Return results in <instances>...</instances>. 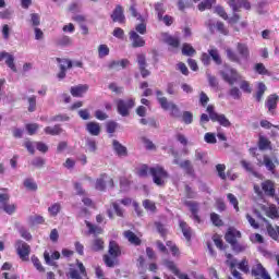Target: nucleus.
<instances>
[{
  "instance_id": "nucleus-1",
  "label": "nucleus",
  "mask_w": 279,
  "mask_h": 279,
  "mask_svg": "<svg viewBox=\"0 0 279 279\" xmlns=\"http://www.w3.org/2000/svg\"><path fill=\"white\" fill-rule=\"evenodd\" d=\"M236 51L239 54L234 50H232V48L226 49L227 58L230 62H234L235 64H242V60H244V62L250 61V47H247L246 44L238 43Z\"/></svg>"
},
{
  "instance_id": "nucleus-2",
  "label": "nucleus",
  "mask_w": 279,
  "mask_h": 279,
  "mask_svg": "<svg viewBox=\"0 0 279 279\" xmlns=\"http://www.w3.org/2000/svg\"><path fill=\"white\" fill-rule=\"evenodd\" d=\"M149 173L156 186H165V184H167L169 172H167V170H165V168H162L161 166H155L149 168Z\"/></svg>"
},
{
  "instance_id": "nucleus-3",
  "label": "nucleus",
  "mask_w": 279,
  "mask_h": 279,
  "mask_svg": "<svg viewBox=\"0 0 279 279\" xmlns=\"http://www.w3.org/2000/svg\"><path fill=\"white\" fill-rule=\"evenodd\" d=\"M220 75L223 82H226L229 86H234V84L241 80V74H239V71L232 68L220 71Z\"/></svg>"
},
{
  "instance_id": "nucleus-4",
  "label": "nucleus",
  "mask_w": 279,
  "mask_h": 279,
  "mask_svg": "<svg viewBox=\"0 0 279 279\" xmlns=\"http://www.w3.org/2000/svg\"><path fill=\"white\" fill-rule=\"evenodd\" d=\"M157 99L162 110H171V117H173L174 119H180L182 117V112H180V108H178V105L169 102L167 97H161Z\"/></svg>"
},
{
  "instance_id": "nucleus-5",
  "label": "nucleus",
  "mask_w": 279,
  "mask_h": 279,
  "mask_svg": "<svg viewBox=\"0 0 279 279\" xmlns=\"http://www.w3.org/2000/svg\"><path fill=\"white\" fill-rule=\"evenodd\" d=\"M135 105L136 104L132 98L128 100L119 99L117 101L118 113L121 117H130V110H132Z\"/></svg>"
},
{
  "instance_id": "nucleus-6",
  "label": "nucleus",
  "mask_w": 279,
  "mask_h": 279,
  "mask_svg": "<svg viewBox=\"0 0 279 279\" xmlns=\"http://www.w3.org/2000/svg\"><path fill=\"white\" fill-rule=\"evenodd\" d=\"M16 252L21 260H29V254H32V247L26 242L19 240L16 242Z\"/></svg>"
},
{
  "instance_id": "nucleus-7",
  "label": "nucleus",
  "mask_w": 279,
  "mask_h": 279,
  "mask_svg": "<svg viewBox=\"0 0 279 279\" xmlns=\"http://www.w3.org/2000/svg\"><path fill=\"white\" fill-rule=\"evenodd\" d=\"M56 61L59 64L60 72L58 73L59 80H64L66 77L68 69H73V61L70 59L57 58Z\"/></svg>"
},
{
  "instance_id": "nucleus-8",
  "label": "nucleus",
  "mask_w": 279,
  "mask_h": 279,
  "mask_svg": "<svg viewBox=\"0 0 279 279\" xmlns=\"http://www.w3.org/2000/svg\"><path fill=\"white\" fill-rule=\"evenodd\" d=\"M138 69L141 72L142 77H149L151 75V72L147 70V58L145 57V53H140L137 54V60Z\"/></svg>"
},
{
  "instance_id": "nucleus-9",
  "label": "nucleus",
  "mask_w": 279,
  "mask_h": 279,
  "mask_svg": "<svg viewBox=\"0 0 279 279\" xmlns=\"http://www.w3.org/2000/svg\"><path fill=\"white\" fill-rule=\"evenodd\" d=\"M229 7L232 9V12H239L241 8L244 10H252V3L248 0H229Z\"/></svg>"
},
{
  "instance_id": "nucleus-10",
  "label": "nucleus",
  "mask_w": 279,
  "mask_h": 279,
  "mask_svg": "<svg viewBox=\"0 0 279 279\" xmlns=\"http://www.w3.org/2000/svg\"><path fill=\"white\" fill-rule=\"evenodd\" d=\"M252 276L255 277V279H271V276H269V272H267V269L263 267V264L255 265L251 270Z\"/></svg>"
},
{
  "instance_id": "nucleus-11",
  "label": "nucleus",
  "mask_w": 279,
  "mask_h": 279,
  "mask_svg": "<svg viewBox=\"0 0 279 279\" xmlns=\"http://www.w3.org/2000/svg\"><path fill=\"white\" fill-rule=\"evenodd\" d=\"M129 40L131 41V47H133V49H138L145 45V39L135 31L129 33Z\"/></svg>"
},
{
  "instance_id": "nucleus-12",
  "label": "nucleus",
  "mask_w": 279,
  "mask_h": 279,
  "mask_svg": "<svg viewBox=\"0 0 279 279\" xmlns=\"http://www.w3.org/2000/svg\"><path fill=\"white\" fill-rule=\"evenodd\" d=\"M5 59V64L7 66H9V69H11V71H13V73H16V64L14 63V54H10L7 51H2L0 52V62L1 60Z\"/></svg>"
},
{
  "instance_id": "nucleus-13",
  "label": "nucleus",
  "mask_w": 279,
  "mask_h": 279,
  "mask_svg": "<svg viewBox=\"0 0 279 279\" xmlns=\"http://www.w3.org/2000/svg\"><path fill=\"white\" fill-rule=\"evenodd\" d=\"M111 20L113 21V23H125V14L123 13V7H121L120 4H118L112 14H111Z\"/></svg>"
},
{
  "instance_id": "nucleus-14",
  "label": "nucleus",
  "mask_w": 279,
  "mask_h": 279,
  "mask_svg": "<svg viewBox=\"0 0 279 279\" xmlns=\"http://www.w3.org/2000/svg\"><path fill=\"white\" fill-rule=\"evenodd\" d=\"M44 259L46 265H49L50 267H58V264L53 260H60V252L54 251L51 255L49 252L44 253Z\"/></svg>"
},
{
  "instance_id": "nucleus-15",
  "label": "nucleus",
  "mask_w": 279,
  "mask_h": 279,
  "mask_svg": "<svg viewBox=\"0 0 279 279\" xmlns=\"http://www.w3.org/2000/svg\"><path fill=\"white\" fill-rule=\"evenodd\" d=\"M106 180H109L110 186H114V181L110 178H108V174L104 173L96 180L95 189L97 191H106Z\"/></svg>"
},
{
  "instance_id": "nucleus-16",
  "label": "nucleus",
  "mask_w": 279,
  "mask_h": 279,
  "mask_svg": "<svg viewBox=\"0 0 279 279\" xmlns=\"http://www.w3.org/2000/svg\"><path fill=\"white\" fill-rule=\"evenodd\" d=\"M130 64V60L122 59V60H113L108 64V69L110 71H121V69H126Z\"/></svg>"
},
{
  "instance_id": "nucleus-17",
  "label": "nucleus",
  "mask_w": 279,
  "mask_h": 279,
  "mask_svg": "<svg viewBox=\"0 0 279 279\" xmlns=\"http://www.w3.org/2000/svg\"><path fill=\"white\" fill-rule=\"evenodd\" d=\"M262 190L264 191L267 197H276V186L274 185V181L266 180L262 183Z\"/></svg>"
},
{
  "instance_id": "nucleus-18",
  "label": "nucleus",
  "mask_w": 279,
  "mask_h": 279,
  "mask_svg": "<svg viewBox=\"0 0 279 279\" xmlns=\"http://www.w3.org/2000/svg\"><path fill=\"white\" fill-rule=\"evenodd\" d=\"M112 147L116 155L119 156L120 158L128 157V147L123 146V144H121L119 141L113 140Z\"/></svg>"
},
{
  "instance_id": "nucleus-19",
  "label": "nucleus",
  "mask_w": 279,
  "mask_h": 279,
  "mask_svg": "<svg viewBox=\"0 0 279 279\" xmlns=\"http://www.w3.org/2000/svg\"><path fill=\"white\" fill-rule=\"evenodd\" d=\"M185 205L189 206L194 221L199 223V221H202V219L199 218V215H197L199 213V204L197 202L189 201L185 203Z\"/></svg>"
},
{
  "instance_id": "nucleus-20",
  "label": "nucleus",
  "mask_w": 279,
  "mask_h": 279,
  "mask_svg": "<svg viewBox=\"0 0 279 279\" xmlns=\"http://www.w3.org/2000/svg\"><path fill=\"white\" fill-rule=\"evenodd\" d=\"M211 121L213 123H219V125H221L222 128H230V125H232L230 120H228V118L223 113L211 116Z\"/></svg>"
},
{
  "instance_id": "nucleus-21",
  "label": "nucleus",
  "mask_w": 279,
  "mask_h": 279,
  "mask_svg": "<svg viewBox=\"0 0 279 279\" xmlns=\"http://www.w3.org/2000/svg\"><path fill=\"white\" fill-rule=\"evenodd\" d=\"M236 239H241V231L236 229H229L225 235V240L227 241V243H230V245H232L233 243L238 242Z\"/></svg>"
},
{
  "instance_id": "nucleus-22",
  "label": "nucleus",
  "mask_w": 279,
  "mask_h": 279,
  "mask_svg": "<svg viewBox=\"0 0 279 279\" xmlns=\"http://www.w3.org/2000/svg\"><path fill=\"white\" fill-rule=\"evenodd\" d=\"M72 97H83L84 94L88 93V85H76L70 89Z\"/></svg>"
},
{
  "instance_id": "nucleus-23",
  "label": "nucleus",
  "mask_w": 279,
  "mask_h": 279,
  "mask_svg": "<svg viewBox=\"0 0 279 279\" xmlns=\"http://www.w3.org/2000/svg\"><path fill=\"white\" fill-rule=\"evenodd\" d=\"M85 130L90 136H99L101 134V126L97 122H88Z\"/></svg>"
},
{
  "instance_id": "nucleus-24",
  "label": "nucleus",
  "mask_w": 279,
  "mask_h": 279,
  "mask_svg": "<svg viewBox=\"0 0 279 279\" xmlns=\"http://www.w3.org/2000/svg\"><path fill=\"white\" fill-rule=\"evenodd\" d=\"M137 21H140V23L135 25V32L136 34L145 36V34H147V21L143 16L137 17Z\"/></svg>"
},
{
  "instance_id": "nucleus-25",
  "label": "nucleus",
  "mask_w": 279,
  "mask_h": 279,
  "mask_svg": "<svg viewBox=\"0 0 279 279\" xmlns=\"http://www.w3.org/2000/svg\"><path fill=\"white\" fill-rule=\"evenodd\" d=\"M108 254L110 256L119 258V256H121V247L119 246V243H117L116 241H110Z\"/></svg>"
},
{
  "instance_id": "nucleus-26",
  "label": "nucleus",
  "mask_w": 279,
  "mask_h": 279,
  "mask_svg": "<svg viewBox=\"0 0 279 279\" xmlns=\"http://www.w3.org/2000/svg\"><path fill=\"white\" fill-rule=\"evenodd\" d=\"M45 134H49L50 136H60L62 132H64L63 129L60 128V124H56L53 126H46L44 129Z\"/></svg>"
},
{
  "instance_id": "nucleus-27",
  "label": "nucleus",
  "mask_w": 279,
  "mask_h": 279,
  "mask_svg": "<svg viewBox=\"0 0 279 279\" xmlns=\"http://www.w3.org/2000/svg\"><path fill=\"white\" fill-rule=\"evenodd\" d=\"M278 100H279V97L276 94L268 96L267 101H266V107L268 108L269 112H271V110H276V108H278Z\"/></svg>"
},
{
  "instance_id": "nucleus-28",
  "label": "nucleus",
  "mask_w": 279,
  "mask_h": 279,
  "mask_svg": "<svg viewBox=\"0 0 279 279\" xmlns=\"http://www.w3.org/2000/svg\"><path fill=\"white\" fill-rule=\"evenodd\" d=\"M180 169H183L187 175H195V169L191 160H184L179 163Z\"/></svg>"
},
{
  "instance_id": "nucleus-29",
  "label": "nucleus",
  "mask_w": 279,
  "mask_h": 279,
  "mask_svg": "<svg viewBox=\"0 0 279 279\" xmlns=\"http://www.w3.org/2000/svg\"><path fill=\"white\" fill-rule=\"evenodd\" d=\"M124 236L128 239L129 243H131V245H141L142 241L140 240V238L132 231L128 230L124 231Z\"/></svg>"
},
{
  "instance_id": "nucleus-30",
  "label": "nucleus",
  "mask_w": 279,
  "mask_h": 279,
  "mask_svg": "<svg viewBox=\"0 0 279 279\" xmlns=\"http://www.w3.org/2000/svg\"><path fill=\"white\" fill-rule=\"evenodd\" d=\"M66 121H71V117L66 113H59L49 119L50 123H64Z\"/></svg>"
},
{
  "instance_id": "nucleus-31",
  "label": "nucleus",
  "mask_w": 279,
  "mask_h": 279,
  "mask_svg": "<svg viewBox=\"0 0 279 279\" xmlns=\"http://www.w3.org/2000/svg\"><path fill=\"white\" fill-rule=\"evenodd\" d=\"M264 165L268 171H276V165H278V159L271 160L267 155L264 156Z\"/></svg>"
},
{
  "instance_id": "nucleus-32",
  "label": "nucleus",
  "mask_w": 279,
  "mask_h": 279,
  "mask_svg": "<svg viewBox=\"0 0 279 279\" xmlns=\"http://www.w3.org/2000/svg\"><path fill=\"white\" fill-rule=\"evenodd\" d=\"M179 226L186 241H191V227L183 220H180Z\"/></svg>"
},
{
  "instance_id": "nucleus-33",
  "label": "nucleus",
  "mask_w": 279,
  "mask_h": 279,
  "mask_svg": "<svg viewBox=\"0 0 279 279\" xmlns=\"http://www.w3.org/2000/svg\"><path fill=\"white\" fill-rule=\"evenodd\" d=\"M23 101H28V112H36V96L27 97L25 94L22 97Z\"/></svg>"
},
{
  "instance_id": "nucleus-34",
  "label": "nucleus",
  "mask_w": 279,
  "mask_h": 279,
  "mask_svg": "<svg viewBox=\"0 0 279 279\" xmlns=\"http://www.w3.org/2000/svg\"><path fill=\"white\" fill-rule=\"evenodd\" d=\"M258 149L265 151V149H271V142L265 136H259Z\"/></svg>"
},
{
  "instance_id": "nucleus-35",
  "label": "nucleus",
  "mask_w": 279,
  "mask_h": 279,
  "mask_svg": "<svg viewBox=\"0 0 279 279\" xmlns=\"http://www.w3.org/2000/svg\"><path fill=\"white\" fill-rule=\"evenodd\" d=\"M197 53V51L195 50V48H193V46H191V44H183L182 46V54L183 56H187V57H192L195 56Z\"/></svg>"
},
{
  "instance_id": "nucleus-36",
  "label": "nucleus",
  "mask_w": 279,
  "mask_h": 279,
  "mask_svg": "<svg viewBox=\"0 0 279 279\" xmlns=\"http://www.w3.org/2000/svg\"><path fill=\"white\" fill-rule=\"evenodd\" d=\"M241 166L243 167V169H245V171L252 173L255 178H258V172L254 170V165H252V162L241 160Z\"/></svg>"
},
{
  "instance_id": "nucleus-37",
  "label": "nucleus",
  "mask_w": 279,
  "mask_h": 279,
  "mask_svg": "<svg viewBox=\"0 0 279 279\" xmlns=\"http://www.w3.org/2000/svg\"><path fill=\"white\" fill-rule=\"evenodd\" d=\"M56 43L59 47H71L73 41L71 40V37L64 35L59 37Z\"/></svg>"
},
{
  "instance_id": "nucleus-38",
  "label": "nucleus",
  "mask_w": 279,
  "mask_h": 279,
  "mask_svg": "<svg viewBox=\"0 0 279 279\" xmlns=\"http://www.w3.org/2000/svg\"><path fill=\"white\" fill-rule=\"evenodd\" d=\"M267 90V85L265 83H258L257 85V93H256V101H262L263 95H265V92Z\"/></svg>"
},
{
  "instance_id": "nucleus-39",
  "label": "nucleus",
  "mask_w": 279,
  "mask_h": 279,
  "mask_svg": "<svg viewBox=\"0 0 279 279\" xmlns=\"http://www.w3.org/2000/svg\"><path fill=\"white\" fill-rule=\"evenodd\" d=\"M163 265L172 271V274H174V276H180V269H178V266H175V263L169 260V259H166L163 262Z\"/></svg>"
},
{
  "instance_id": "nucleus-40",
  "label": "nucleus",
  "mask_w": 279,
  "mask_h": 279,
  "mask_svg": "<svg viewBox=\"0 0 279 279\" xmlns=\"http://www.w3.org/2000/svg\"><path fill=\"white\" fill-rule=\"evenodd\" d=\"M102 259L107 267L112 268L117 265V257L112 255H104Z\"/></svg>"
},
{
  "instance_id": "nucleus-41",
  "label": "nucleus",
  "mask_w": 279,
  "mask_h": 279,
  "mask_svg": "<svg viewBox=\"0 0 279 279\" xmlns=\"http://www.w3.org/2000/svg\"><path fill=\"white\" fill-rule=\"evenodd\" d=\"M85 145L88 148V151L95 154L97 151V142L90 137H87L85 141Z\"/></svg>"
},
{
  "instance_id": "nucleus-42",
  "label": "nucleus",
  "mask_w": 279,
  "mask_h": 279,
  "mask_svg": "<svg viewBox=\"0 0 279 279\" xmlns=\"http://www.w3.org/2000/svg\"><path fill=\"white\" fill-rule=\"evenodd\" d=\"M266 215H267V217H269L270 219H278V217H279L278 207H276V205L270 206V207L266 210Z\"/></svg>"
},
{
  "instance_id": "nucleus-43",
  "label": "nucleus",
  "mask_w": 279,
  "mask_h": 279,
  "mask_svg": "<svg viewBox=\"0 0 279 279\" xmlns=\"http://www.w3.org/2000/svg\"><path fill=\"white\" fill-rule=\"evenodd\" d=\"M93 252H101L104 250V240L97 238L92 244Z\"/></svg>"
},
{
  "instance_id": "nucleus-44",
  "label": "nucleus",
  "mask_w": 279,
  "mask_h": 279,
  "mask_svg": "<svg viewBox=\"0 0 279 279\" xmlns=\"http://www.w3.org/2000/svg\"><path fill=\"white\" fill-rule=\"evenodd\" d=\"M24 186L28 191H38V184H36V182H34V179H25Z\"/></svg>"
},
{
  "instance_id": "nucleus-45",
  "label": "nucleus",
  "mask_w": 279,
  "mask_h": 279,
  "mask_svg": "<svg viewBox=\"0 0 279 279\" xmlns=\"http://www.w3.org/2000/svg\"><path fill=\"white\" fill-rule=\"evenodd\" d=\"M215 3V0H204L198 4L199 12H204V10H210L213 8V4Z\"/></svg>"
},
{
  "instance_id": "nucleus-46",
  "label": "nucleus",
  "mask_w": 279,
  "mask_h": 279,
  "mask_svg": "<svg viewBox=\"0 0 279 279\" xmlns=\"http://www.w3.org/2000/svg\"><path fill=\"white\" fill-rule=\"evenodd\" d=\"M106 56H110V48L107 45L98 46V58H106Z\"/></svg>"
},
{
  "instance_id": "nucleus-47",
  "label": "nucleus",
  "mask_w": 279,
  "mask_h": 279,
  "mask_svg": "<svg viewBox=\"0 0 279 279\" xmlns=\"http://www.w3.org/2000/svg\"><path fill=\"white\" fill-rule=\"evenodd\" d=\"M254 71L258 73V75H269V70L265 68V64L263 63H256Z\"/></svg>"
},
{
  "instance_id": "nucleus-48",
  "label": "nucleus",
  "mask_w": 279,
  "mask_h": 279,
  "mask_svg": "<svg viewBox=\"0 0 279 279\" xmlns=\"http://www.w3.org/2000/svg\"><path fill=\"white\" fill-rule=\"evenodd\" d=\"M182 121L185 125H191L193 123V112L191 111H183L182 113Z\"/></svg>"
},
{
  "instance_id": "nucleus-49",
  "label": "nucleus",
  "mask_w": 279,
  "mask_h": 279,
  "mask_svg": "<svg viewBox=\"0 0 279 279\" xmlns=\"http://www.w3.org/2000/svg\"><path fill=\"white\" fill-rule=\"evenodd\" d=\"M208 53L216 64H221V57L219 56V51L217 49H210L208 50Z\"/></svg>"
},
{
  "instance_id": "nucleus-50",
  "label": "nucleus",
  "mask_w": 279,
  "mask_h": 279,
  "mask_svg": "<svg viewBox=\"0 0 279 279\" xmlns=\"http://www.w3.org/2000/svg\"><path fill=\"white\" fill-rule=\"evenodd\" d=\"M155 10L157 12V16H158V21H162V15L165 14L166 10H165V4L157 2L155 4Z\"/></svg>"
},
{
  "instance_id": "nucleus-51",
  "label": "nucleus",
  "mask_w": 279,
  "mask_h": 279,
  "mask_svg": "<svg viewBox=\"0 0 279 279\" xmlns=\"http://www.w3.org/2000/svg\"><path fill=\"white\" fill-rule=\"evenodd\" d=\"M195 160H199V162H202V165H207L208 160L206 159V153L202 151V150H195Z\"/></svg>"
},
{
  "instance_id": "nucleus-52",
  "label": "nucleus",
  "mask_w": 279,
  "mask_h": 279,
  "mask_svg": "<svg viewBox=\"0 0 279 279\" xmlns=\"http://www.w3.org/2000/svg\"><path fill=\"white\" fill-rule=\"evenodd\" d=\"M31 165H33V167H36L37 169H43V167H45L46 165V160L43 157H36L31 161Z\"/></svg>"
},
{
  "instance_id": "nucleus-53",
  "label": "nucleus",
  "mask_w": 279,
  "mask_h": 279,
  "mask_svg": "<svg viewBox=\"0 0 279 279\" xmlns=\"http://www.w3.org/2000/svg\"><path fill=\"white\" fill-rule=\"evenodd\" d=\"M31 260H32L34 267L37 269V271L45 272V267H43L40 259H38V257H36V255H33Z\"/></svg>"
},
{
  "instance_id": "nucleus-54",
  "label": "nucleus",
  "mask_w": 279,
  "mask_h": 279,
  "mask_svg": "<svg viewBox=\"0 0 279 279\" xmlns=\"http://www.w3.org/2000/svg\"><path fill=\"white\" fill-rule=\"evenodd\" d=\"M178 85L173 82L167 84L166 93L168 95H178Z\"/></svg>"
},
{
  "instance_id": "nucleus-55",
  "label": "nucleus",
  "mask_w": 279,
  "mask_h": 279,
  "mask_svg": "<svg viewBox=\"0 0 279 279\" xmlns=\"http://www.w3.org/2000/svg\"><path fill=\"white\" fill-rule=\"evenodd\" d=\"M238 269L244 274H250V265L246 258L242 259L241 263L238 264Z\"/></svg>"
},
{
  "instance_id": "nucleus-56",
  "label": "nucleus",
  "mask_w": 279,
  "mask_h": 279,
  "mask_svg": "<svg viewBox=\"0 0 279 279\" xmlns=\"http://www.w3.org/2000/svg\"><path fill=\"white\" fill-rule=\"evenodd\" d=\"M166 43H167V45H169L170 47H173L174 49H177V47H180V39H178L173 36L167 37Z\"/></svg>"
},
{
  "instance_id": "nucleus-57",
  "label": "nucleus",
  "mask_w": 279,
  "mask_h": 279,
  "mask_svg": "<svg viewBox=\"0 0 279 279\" xmlns=\"http://www.w3.org/2000/svg\"><path fill=\"white\" fill-rule=\"evenodd\" d=\"M216 170H217L218 177H219L221 180H226V165H223V163H218V165L216 166Z\"/></svg>"
},
{
  "instance_id": "nucleus-58",
  "label": "nucleus",
  "mask_w": 279,
  "mask_h": 279,
  "mask_svg": "<svg viewBox=\"0 0 279 279\" xmlns=\"http://www.w3.org/2000/svg\"><path fill=\"white\" fill-rule=\"evenodd\" d=\"M267 232L270 238L274 239V241H278V226L274 228L271 225L267 227Z\"/></svg>"
},
{
  "instance_id": "nucleus-59",
  "label": "nucleus",
  "mask_w": 279,
  "mask_h": 279,
  "mask_svg": "<svg viewBox=\"0 0 279 279\" xmlns=\"http://www.w3.org/2000/svg\"><path fill=\"white\" fill-rule=\"evenodd\" d=\"M215 12H216V14H218V16L223 19V21H228V13L226 12V9H223V7L217 5L215 8Z\"/></svg>"
},
{
  "instance_id": "nucleus-60",
  "label": "nucleus",
  "mask_w": 279,
  "mask_h": 279,
  "mask_svg": "<svg viewBox=\"0 0 279 279\" xmlns=\"http://www.w3.org/2000/svg\"><path fill=\"white\" fill-rule=\"evenodd\" d=\"M61 206L59 203H54L52 206L48 208L51 217H58V213H60Z\"/></svg>"
},
{
  "instance_id": "nucleus-61",
  "label": "nucleus",
  "mask_w": 279,
  "mask_h": 279,
  "mask_svg": "<svg viewBox=\"0 0 279 279\" xmlns=\"http://www.w3.org/2000/svg\"><path fill=\"white\" fill-rule=\"evenodd\" d=\"M204 141L209 145H215V143H217V136L215 135V133H206L204 136Z\"/></svg>"
},
{
  "instance_id": "nucleus-62",
  "label": "nucleus",
  "mask_w": 279,
  "mask_h": 279,
  "mask_svg": "<svg viewBox=\"0 0 279 279\" xmlns=\"http://www.w3.org/2000/svg\"><path fill=\"white\" fill-rule=\"evenodd\" d=\"M143 206L146 210H150V213H156V204L149 199H145L143 202Z\"/></svg>"
},
{
  "instance_id": "nucleus-63",
  "label": "nucleus",
  "mask_w": 279,
  "mask_h": 279,
  "mask_svg": "<svg viewBox=\"0 0 279 279\" xmlns=\"http://www.w3.org/2000/svg\"><path fill=\"white\" fill-rule=\"evenodd\" d=\"M234 267H236V259H233L230 263L231 272H232V276L235 277L236 279H243L241 277V272H239V270L234 269Z\"/></svg>"
},
{
  "instance_id": "nucleus-64",
  "label": "nucleus",
  "mask_w": 279,
  "mask_h": 279,
  "mask_svg": "<svg viewBox=\"0 0 279 279\" xmlns=\"http://www.w3.org/2000/svg\"><path fill=\"white\" fill-rule=\"evenodd\" d=\"M229 95L230 97H232L233 99H241V89H239V87H232L229 90Z\"/></svg>"
}]
</instances>
